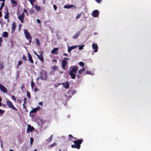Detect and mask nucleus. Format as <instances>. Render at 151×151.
<instances>
[{
	"mask_svg": "<svg viewBox=\"0 0 151 151\" xmlns=\"http://www.w3.org/2000/svg\"><path fill=\"white\" fill-rule=\"evenodd\" d=\"M71 70L69 71V74L72 79H74L76 77V73L78 70V67L74 66L71 67Z\"/></svg>",
	"mask_w": 151,
	"mask_h": 151,
	"instance_id": "f257e3e1",
	"label": "nucleus"
},
{
	"mask_svg": "<svg viewBox=\"0 0 151 151\" xmlns=\"http://www.w3.org/2000/svg\"><path fill=\"white\" fill-rule=\"evenodd\" d=\"M70 140L73 141L75 144V145H71V147L72 148H76L79 149L81 147V144L83 142V140L82 139H78L77 140Z\"/></svg>",
	"mask_w": 151,
	"mask_h": 151,
	"instance_id": "f03ea898",
	"label": "nucleus"
},
{
	"mask_svg": "<svg viewBox=\"0 0 151 151\" xmlns=\"http://www.w3.org/2000/svg\"><path fill=\"white\" fill-rule=\"evenodd\" d=\"M47 77V73L44 70H42L40 73L39 77L38 79L42 80H46Z\"/></svg>",
	"mask_w": 151,
	"mask_h": 151,
	"instance_id": "7ed1b4c3",
	"label": "nucleus"
},
{
	"mask_svg": "<svg viewBox=\"0 0 151 151\" xmlns=\"http://www.w3.org/2000/svg\"><path fill=\"white\" fill-rule=\"evenodd\" d=\"M69 58H64V59L61 61L62 68L63 70H65L66 68H68L67 65L68 61L66 60H69Z\"/></svg>",
	"mask_w": 151,
	"mask_h": 151,
	"instance_id": "20e7f679",
	"label": "nucleus"
},
{
	"mask_svg": "<svg viewBox=\"0 0 151 151\" xmlns=\"http://www.w3.org/2000/svg\"><path fill=\"white\" fill-rule=\"evenodd\" d=\"M6 104L9 107L13 109L14 110H17V109L15 107H14V106L12 104V102L11 101H8L7 99L6 101Z\"/></svg>",
	"mask_w": 151,
	"mask_h": 151,
	"instance_id": "39448f33",
	"label": "nucleus"
},
{
	"mask_svg": "<svg viewBox=\"0 0 151 151\" xmlns=\"http://www.w3.org/2000/svg\"><path fill=\"white\" fill-rule=\"evenodd\" d=\"M24 31L26 39L28 40H31L32 37L28 31L26 29H24Z\"/></svg>",
	"mask_w": 151,
	"mask_h": 151,
	"instance_id": "423d86ee",
	"label": "nucleus"
},
{
	"mask_svg": "<svg viewBox=\"0 0 151 151\" xmlns=\"http://www.w3.org/2000/svg\"><path fill=\"white\" fill-rule=\"evenodd\" d=\"M92 48L93 49V51L94 52H98V47L96 43H93L92 44Z\"/></svg>",
	"mask_w": 151,
	"mask_h": 151,
	"instance_id": "0eeeda50",
	"label": "nucleus"
},
{
	"mask_svg": "<svg viewBox=\"0 0 151 151\" xmlns=\"http://www.w3.org/2000/svg\"><path fill=\"white\" fill-rule=\"evenodd\" d=\"M34 128L32 126L29 124L27 125V129L26 132L27 133H29V132H32L34 129Z\"/></svg>",
	"mask_w": 151,
	"mask_h": 151,
	"instance_id": "6e6552de",
	"label": "nucleus"
},
{
	"mask_svg": "<svg viewBox=\"0 0 151 151\" xmlns=\"http://www.w3.org/2000/svg\"><path fill=\"white\" fill-rule=\"evenodd\" d=\"M99 11L97 10H95L93 12L92 15L93 17H96L99 16Z\"/></svg>",
	"mask_w": 151,
	"mask_h": 151,
	"instance_id": "1a4fd4ad",
	"label": "nucleus"
},
{
	"mask_svg": "<svg viewBox=\"0 0 151 151\" xmlns=\"http://www.w3.org/2000/svg\"><path fill=\"white\" fill-rule=\"evenodd\" d=\"M60 84L63 85L64 88L66 89L68 88L69 87V83L68 81H66L65 82L63 83H60Z\"/></svg>",
	"mask_w": 151,
	"mask_h": 151,
	"instance_id": "9d476101",
	"label": "nucleus"
},
{
	"mask_svg": "<svg viewBox=\"0 0 151 151\" xmlns=\"http://www.w3.org/2000/svg\"><path fill=\"white\" fill-rule=\"evenodd\" d=\"M40 55H38V58L42 62H43L44 59L43 56V51H40Z\"/></svg>",
	"mask_w": 151,
	"mask_h": 151,
	"instance_id": "9b49d317",
	"label": "nucleus"
},
{
	"mask_svg": "<svg viewBox=\"0 0 151 151\" xmlns=\"http://www.w3.org/2000/svg\"><path fill=\"white\" fill-rule=\"evenodd\" d=\"M24 14L23 12L21 15L19 16L18 17V18L20 21L22 23H23L24 18Z\"/></svg>",
	"mask_w": 151,
	"mask_h": 151,
	"instance_id": "f8f14e48",
	"label": "nucleus"
},
{
	"mask_svg": "<svg viewBox=\"0 0 151 151\" xmlns=\"http://www.w3.org/2000/svg\"><path fill=\"white\" fill-rule=\"evenodd\" d=\"M0 89L4 93H6L7 90L6 88L0 84Z\"/></svg>",
	"mask_w": 151,
	"mask_h": 151,
	"instance_id": "ddd939ff",
	"label": "nucleus"
},
{
	"mask_svg": "<svg viewBox=\"0 0 151 151\" xmlns=\"http://www.w3.org/2000/svg\"><path fill=\"white\" fill-rule=\"evenodd\" d=\"M78 47L77 46H73L70 47H69L68 49V52L70 53V52L73 49H74Z\"/></svg>",
	"mask_w": 151,
	"mask_h": 151,
	"instance_id": "4468645a",
	"label": "nucleus"
},
{
	"mask_svg": "<svg viewBox=\"0 0 151 151\" xmlns=\"http://www.w3.org/2000/svg\"><path fill=\"white\" fill-rule=\"evenodd\" d=\"M73 7H74L75 8H76V7L73 5H66L64 6V8L65 9H69Z\"/></svg>",
	"mask_w": 151,
	"mask_h": 151,
	"instance_id": "2eb2a0df",
	"label": "nucleus"
},
{
	"mask_svg": "<svg viewBox=\"0 0 151 151\" xmlns=\"http://www.w3.org/2000/svg\"><path fill=\"white\" fill-rule=\"evenodd\" d=\"M80 34V31H78L73 36V38L75 39H77L79 36Z\"/></svg>",
	"mask_w": 151,
	"mask_h": 151,
	"instance_id": "dca6fc26",
	"label": "nucleus"
},
{
	"mask_svg": "<svg viewBox=\"0 0 151 151\" xmlns=\"http://www.w3.org/2000/svg\"><path fill=\"white\" fill-rule=\"evenodd\" d=\"M44 122V121H43L42 119L38 118V125L42 126L43 125Z\"/></svg>",
	"mask_w": 151,
	"mask_h": 151,
	"instance_id": "f3484780",
	"label": "nucleus"
},
{
	"mask_svg": "<svg viewBox=\"0 0 151 151\" xmlns=\"http://www.w3.org/2000/svg\"><path fill=\"white\" fill-rule=\"evenodd\" d=\"M58 50V48L57 47H55L54 48L53 50H52L51 52V53H55V54H57L58 53V52H56V51Z\"/></svg>",
	"mask_w": 151,
	"mask_h": 151,
	"instance_id": "a211bd4d",
	"label": "nucleus"
},
{
	"mask_svg": "<svg viewBox=\"0 0 151 151\" xmlns=\"http://www.w3.org/2000/svg\"><path fill=\"white\" fill-rule=\"evenodd\" d=\"M28 55L29 60L30 62L31 63H33V61L32 59L31 55L29 53H28Z\"/></svg>",
	"mask_w": 151,
	"mask_h": 151,
	"instance_id": "6ab92c4d",
	"label": "nucleus"
},
{
	"mask_svg": "<svg viewBox=\"0 0 151 151\" xmlns=\"http://www.w3.org/2000/svg\"><path fill=\"white\" fill-rule=\"evenodd\" d=\"M12 32H13L14 31V30L15 29V27H16L15 23V22L13 23L12 24Z\"/></svg>",
	"mask_w": 151,
	"mask_h": 151,
	"instance_id": "aec40b11",
	"label": "nucleus"
},
{
	"mask_svg": "<svg viewBox=\"0 0 151 151\" xmlns=\"http://www.w3.org/2000/svg\"><path fill=\"white\" fill-rule=\"evenodd\" d=\"M38 110V107L33 109L30 112V113H35Z\"/></svg>",
	"mask_w": 151,
	"mask_h": 151,
	"instance_id": "412c9836",
	"label": "nucleus"
},
{
	"mask_svg": "<svg viewBox=\"0 0 151 151\" xmlns=\"http://www.w3.org/2000/svg\"><path fill=\"white\" fill-rule=\"evenodd\" d=\"M8 35V33L7 32H3L2 36L5 37H6Z\"/></svg>",
	"mask_w": 151,
	"mask_h": 151,
	"instance_id": "4be33fe9",
	"label": "nucleus"
},
{
	"mask_svg": "<svg viewBox=\"0 0 151 151\" xmlns=\"http://www.w3.org/2000/svg\"><path fill=\"white\" fill-rule=\"evenodd\" d=\"M52 135H51V136L49 137V138L47 139V142H50L52 139Z\"/></svg>",
	"mask_w": 151,
	"mask_h": 151,
	"instance_id": "5701e85b",
	"label": "nucleus"
},
{
	"mask_svg": "<svg viewBox=\"0 0 151 151\" xmlns=\"http://www.w3.org/2000/svg\"><path fill=\"white\" fill-rule=\"evenodd\" d=\"M85 70V69L84 68H83V69H81L80 70L78 71V73L80 74H81V73L83 71Z\"/></svg>",
	"mask_w": 151,
	"mask_h": 151,
	"instance_id": "b1692460",
	"label": "nucleus"
},
{
	"mask_svg": "<svg viewBox=\"0 0 151 151\" xmlns=\"http://www.w3.org/2000/svg\"><path fill=\"white\" fill-rule=\"evenodd\" d=\"M31 3V4L32 6L33 5V3L36 1V0H28Z\"/></svg>",
	"mask_w": 151,
	"mask_h": 151,
	"instance_id": "393cba45",
	"label": "nucleus"
},
{
	"mask_svg": "<svg viewBox=\"0 0 151 151\" xmlns=\"http://www.w3.org/2000/svg\"><path fill=\"white\" fill-rule=\"evenodd\" d=\"M79 64L80 65L82 66V67H83L84 66V63L82 62H80L79 63Z\"/></svg>",
	"mask_w": 151,
	"mask_h": 151,
	"instance_id": "a878e982",
	"label": "nucleus"
},
{
	"mask_svg": "<svg viewBox=\"0 0 151 151\" xmlns=\"http://www.w3.org/2000/svg\"><path fill=\"white\" fill-rule=\"evenodd\" d=\"M34 141V139L32 138H31L30 139V144L31 145L32 144V143Z\"/></svg>",
	"mask_w": 151,
	"mask_h": 151,
	"instance_id": "bb28decb",
	"label": "nucleus"
},
{
	"mask_svg": "<svg viewBox=\"0 0 151 151\" xmlns=\"http://www.w3.org/2000/svg\"><path fill=\"white\" fill-rule=\"evenodd\" d=\"M81 14H78L77 15L76 17V19H78L80 18V17L81 16Z\"/></svg>",
	"mask_w": 151,
	"mask_h": 151,
	"instance_id": "cd10ccee",
	"label": "nucleus"
},
{
	"mask_svg": "<svg viewBox=\"0 0 151 151\" xmlns=\"http://www.w3.org/2000/svg\"><path fill=\"white\" fill-rule=\"evenodd\" d=\"M84 46V45H82L80 46L79 47V49L80 50H82L83 49V47Z\"/></svg>",
	"mask_w": 151,
	"mask_h": 151,
	"instance_id": "c85d7f7f",
	"label": "nucleus"
},
{
	"mask_svg": "<svg viewBox=\"0 0 151 151\" xmlns=\"http://www.w3.org/2000/svg\"><path fill=\"white\" fill-rule=\"evenodd\" d=\"M34 85H35V83L33 82V81H32L31 82V86L32 88H33V87H34Z\"/></svg>",
	"mask_w": 151,
	"mask_h": 151,
	"instance_id": "c756f323",
	"label": "nucleus"
},
{
	"mask_svg": "<svg viewBox=\"0 0 151 151\" xmlns=\"http://www.w3.org/2000/svg\"><path fill=\"white\" fill-rule=\"evenodd\" d=\"M4 18L5 19H8L9 18V16L7 13L4 17Z\"/></svg>",
	"mask_w": 151,
	"mask_h": 151,
	"instance_id": "7c9ffc66",
	"label": "nucleus"
},
{
	"mask_svg": "<svg viewBox=\"0 0 151 151\" xmlns=\"http://www.w3.org/2000/svg\"><path fill=\"white\" fill-rule=\"evenodd\" d=\"M69 137H70V138L72 139H76L77 138L76 137H74L71 134H69Z\"/></svg>",
	"mask_w": 151,
	"mask_h": 151,
	"instance_id": "2f4dec72",
	"label": "nucleus"
},
{
	"mask_svg": "<svg viewBox=\"0 0 151 151\" xmlns=\"http://www.w3.org/2000/svg\"><path fill=\"white\" fill-rule=\"evenodd\" d=\"M56 145V143L55 142H54L52 144L50 145L49 147H53L54 146H55Z\"/></svg>",
	"mask_w": 151,
	"mask_h": 151,
	"instance_id": "473e14b6",
	"label": "nucleus"
},
{
	"mask_svg": "<svg viewBox=\"0 0 151 151\" xmlns=\"http://www.w3.org/2000/svg\"><path fill=\"white\" fill-rule=\"evenodd\" d=\"M58 69L57 66H54L52 67V69L53 70H55Z\"/></svg>",
	"mask_w": 151,
	"mask_h": 151,
	"instance_id": "72a5a7b5",
	"label": "nucleus"
},
{
	"mask_svg": "<svg viewBox=\"0 0 151 151\" xmlns=\"http://www.w3.org/2000/svg\"><path fill=\"white\" fill-rule=\"evenodd\" d=\"M23 59L25 60H27V59L26 56H25L24 55H23V56L22 58Z\"/></svg>",
	"mask_w": 151,
	"mask_h": 151,
	"instance_id": "f704fd0d",
	"label": "nucleus"
},
{
	"mask_svg": "<svg viewBox=\"0 0 151 151\" xmlns=\"http://www.w3.org/2000/svg\"><path fill=\"white\" fill-rule=\"evenodd\" d=\"M27 96L29 98H30V93L28 91L27 92Z\"/></svg>",
	"mask_w": 151,
	"mask_h": 151,
	"instance_id": "c9c22d12",
	"label": "nucleus"
},
{
	"mask_svg": "<svg viewBox=\"0 0 151 151\" xmlns=\"http://www.w3.org/2000/svg\"><path fill=\"white\" fill-rule=\"evenodd\" d=\"M22 64V62L21 61H19L18 62V64L17 65V66H18L19 65H21Z\"/></svg>",
	"mask_w": 151,
	"mask_h": 151,
	"instance_id": "e433bc0d",
	"label": "nucleus"
},
{
	"mask_svg": "<svg viewBox=\"0 0 151 151\" xmlns=\"http://www.w3.org/2000/svg\"><path fill=\"white\" fill-rule=\"evenodd\" d=\"M11 1L12 3L13 4H15L16 3H17V2L16 1H14V0H11Z\"/></svg>",
	"mask_w": 151,
	"mask_h": 151,
	"instance_id": "4c0bfd02",
	"label": "nucleus"
},
{
	"mask_svg": "<svg viewBox=\"0 0 151 151\" xmlns=\"http://www.w3.org/2000/svg\"><path fill=\"white\" fill-rule=\"evenodd\" d=\"M12 99L14 101L16 100V98L14 96H13L11 97Z\"/></svg>",
	"mask_w": 151,
	"mask_h": 151,
	"instance_id": "58836bf2",
	"label": "nucleus"
},
{
	"mask_svg": "<svg viewBox=\"0 0 151 151\" xmlns=\"http://www.w3.org/2000/svg\"><path fill=\"white\" fill-rule=\"evenodd\" d=\"M2 41V37H0V46L1 45V43Z\"/></svg>",
	"mask_w": 151,
	"mask_h": 151,
	"instance_id": "ea45409f",
	"label": "nucleus"
},
{
	"mask_svg": "<svg viewBox=\"0 0 151 151\" xmlns=\"http://www.w3.org/2000/svg\"><path fill=\"white\" fill-rule=\"evenodd\" d=\"M53 8H54V9L55 10H56L57 9V6H56V5H53Z\"/></svg>",
	"mask_w": 151,
	"mask_h": 151,
	"instance_id": "a19ab883",
	"label": "nucleus"
},
{
	"mask_svg": "<svg viewBox=\"0 0 151 151\" xmlns=\"http://www.w3.org/2000/svg\"><path fill=\"white\" fill-rule=\"evenodd\" d=\"M102 0H96V1L98 3H100Z\"/></svg>",
	"mask_w": 151,
	"mask_h": 151,
	"instance_id": "79ce46f5",
	"label": "nucleus"
},
{
	"mask_svg": "<svg viewBox=\"0 0 151 151\" xmlns=\"http://www.w3.org/2000/svg\"><path fill=\"white\" fill-rule=\"evenodd\" d=\"M4 110H2L1 109H0V113H4Z\"/></svg>",
	"mask_w": 151,
	"mask_h": 151,
	"instance_id": "37998d69",
	"label": "nucleus"
},
{
	"mask_svg": "<svg viewBox=\"0 0 151 151\" xmlns=\"http://www.w3.org/2000/svg\"><path fill=\"white\" fill-rule=\"evenodd\" d=\"M57 60H56V59H53L52 60V62H57Z\"/></svg>",
	"mask_w": 151,
	"mask_h": 151,
	"instance_id": "c03bdc74",
	"label": "nucleus"
},
{
	"mask_svg": "<svg viewBox=\"0 0 151 151\" xmlns=\"http://www.w3.org/2000/svg\"><path fill=\"white\" fill-rule=\"evenodd\" d=\"M39 104L41 106H42V105H43V103L42 102H40L39 103Z\"/></svg>",
	"mask_w": 151,
	"mask_h": 151,
	"instance_id": "a18cd8bd",
	"label": "nucleus"
},
{
	"mask_svg": "<svg viewBox=\"0 0 151 151\" xmlns=\"http://www.w3.org/2000/svg\"><path fill=\"white\" fill-rule=\"evenodd\" d=\"M91 72L90 71H87L86 72V74H90Z\"/></svg>",
	"mask_w": 151,
	"mask_h": 151,
	"instance_id": "49530a36",
	"label": "nucleus"
},
{
	"mask_svg": "<svg viewBox=\"0 0 151 151\" xmlns=\"http://www.w3.org/2000/svg\"><path fill=\"white\" fill-rule=\"evenodd\" d=\"M35 8L36 9V10L37 11V10H38V7L37 6V4H36V5L35 6Z\"/></svg>",
	"mask_w": 151,
	"mask_h": 151,
	"instance_id": "de8ad7c7",
	"label": "nucleus"
},
{
	"mask_svg": "<svg viewBox=\"0 0 151 151\" xmlns=\"http://www.w3.org/2000/svg\"><path fill=\"white\" fill-rule=\"evenodd\" d=\"M5 3H4V1H3V3H2L1 4V6H4V5Z\"/></svg>",
	"mask_w": 151,
	"mask_h": 151,
	"instance_id": "09e8293b",
	"label": "nucleus"
},
{
	"mask_svg": "<svg viewBox=\"0 0 151 151\" xmlns=\"http://www.w3.org/2000/svg\"><path fill=\"white\" fill-rule=\"evenodd\" d=\"M30 13H31L32 14H33V13H34V11H33V10H31V11H30Z\"/></svg>",
	"mask_w": 151,
	"mask_h": 151,
	"instance_id": "8fccbe9b",
	"label": "nucleus"
},
{
	"mask_svg": "<svg viewBox=\"0 0 151 151\" xmlns=\"http://www.w3.org/2000/svg\"><path fill=\"white\" fill-rule=\"evenodd\" d=\"M34 114H29L30 116L32 117L33 116Z\"/></svg>",
	"mask_w": 151,
	"mask_h": 151,
	"instance_id": "3c124183",
	"label": "nucleus"
},
{
	"mask_svg": "<svg viewBox=\"0 0 151 151\" xmlns=\"http://www.w3.org/2000/svg\"><path fill=\"white\" fill-rule=\"evenodd\" d=\"M27 12V11L25 9H24V12Z\"/></svg>",
	"mask_w": 151,
	"mask_h": 151,
	"instance_id": "603ef678",
	"label": "nucleus"
},
{
	"mask_svg": "<svg viewBox=\"0 0 151 151\" xmlns=\"http://www.w3.org/2000/svg\"><path fill=\"white\" fill-rule=\"evenodd\" d=\"M41 10V8L40 6H38V11H40Z\"/></svg>",
	"mask_w": 151,
	"mask_h": 151,
	"instance_id": "864d4df0",
	"label": "nucleus"
},
{
	"mask_svg": "<svg viewBox=\"0 0 151 151\" xmlns=\"http://www.w3.org/2000/svg\"><path fill=\"white\" fill-rule=\"evenodd\" d=\"M77 77L79 79L80 78V76L79 74H78L77 75Z\"/></svg>",
	"mask_w": 151,
	"mask_h": 151,
	"instance_id": "5fc2aeb1",
	"label": "nucleus"
},
{
	"mask_svg": "<svg viewBox=\"0 0 151 151\" xmlns=\"http://www.w3.org/2000/svg\"><path fill=\"white\" fill-rule=\"evenodd\" d=\"M76 93V90H74L73 92V93L74 94Z\"/></svg>",
	"mask_w": 151,
	"mask_h": 151,
	"instance_id": "6e6d98bb",
	"label": "nucleus"
},
{
	"mask_svg": "<svg viewBox=\"0 0 151 151\" xmlns=\"http://www.w3.org/2000/svg\"><path fill=\"white\" fill-rule=\"evenodd\" d=\"M3 7L4 6L1 5L0 8V10H1L2 9V8H3Z\"/></svg>",
	"mask_w": 151,
	"mask_h": 151,
	"instance_id": "4d7b16f0",
	"label": "nucleus"
},
{
	"mask_svg": "<svg viewBox=\"0 0 151 151\" xmlns=\"http://www.w3.org/2000/svg\"><path fill=\"white\" fill-rule=\"evenodd\" d=\"M63 55L65 56H67L68 55L67 54L65 53H64Z\"/></svg>",
	"mask_w": 151,
	"mask_h": 151,
	"instance_id": "13d9d810",
	"label": "nucleus"
},
{
	"mask_svg": "<svg viewBox=\"0 0 151 151\" xmlns=\"http://www.w3.org/2000/svg\"><path fill=\"white\" fill-rule=\"evenodd\" d=\"M0 142H1V147H2V144H1V140H0Z\"/></svg>",
	"mask_w": 151,
	"mask_h": 151,
	"instance_id": "bf43d9fd",
	"label": "nucleus"
},
{
	"mask_svg": "<svg viewBox=\"0 0 151 151\" xmlns=\"http://www.w3.org/2000/svg\"><path fill=\"white\" fill-rule=\"evenodd\" d=\"M37 89L36 88H35V92H37Z\"/></svg>",
	"mask_w": 151,
	"mask_h": 151,
	"instance_id": "052dcab7",
	"label": "nucleus"
},
{
	"mask_svg": "<svg viewBox=\"0 0 151 151\" xmlns=\"http://www.w3.org/2000/svg\"><path fill=\"white\" fill-rule=\"evenodd\" d=\"M36 43L38 44V39H36Z\"/></svg>",
	"mask_w": 151,
	"mask_h": 151,
	"instance_id": "680f3d73",
	"label": "nucleus"
},
{
	"mask_svg": "<svg viewBox=\"0 0 151 151\" xmlns=\"http://www.w3.org/2000/svg\"><path fill=\"white\" fill-rule=\"evenodd\" d=\"M34 53L37 56H38V54L35 52L34 51Z\"/></svg>",
	"mask_w": 151,
	"mask_h": 151,
	"instance_id": "e2e57ef3",
	"label": "nucleus"
},
{
	"mask_svg": "<svg viewBox=\"0 0 151 151\" xmlns=\"http://www.w3.org/2000/svg\"><path fill=\"white\" fill-rule=\"evenodd\" d=\"M40 23V20L38 19V24H39Z\"/></svg>",
	"mask_w": 151,
	"mask_h": 151,
	"instance_id": "0e129e2a",
	"label": "nucleus"
},
{
	"mask_svg": "<svg viewBox=\"0 0 151 151\" xmlns=\"http://www.w3.org/2000/svg\"><path fill=\"white\" fill-rule=\"evenodd\" d=\"M0 68L1 69V70L2 69V66H1L0 67Z\"/></svg>",
	"mask_w": 151,
	"mask_h": 151,
	"instance_id": "69168bd1",
	"label": "nucleus"
},
{
	"mask_svg": "<svg viewBox=\"0 0 151 151\" xmlns=\"http://www.w3.org/2000/svg\"><path fill=\"white\" fill-rule=\"evenodd\" d=\"M1 12L0 11V17H1Z\"/></svg>",
	"mask_w": 151,
	"mask_h": 151,
	"instance_id": "338daca9",
	"label": "nucleus"
},
{
	"mask_svg": "<svg viewBox=\"0 0 151 151\" xmlns=\"http://www.w3.org/2000/svg\"><path fill=\"white\" fill-rule=\"evenodd\" d=\"M21 89H23V86H21Z\"/></svg>",
	"mask_w": 151,
	"mask_h": 151,
	"instance_id": "774afa93",
	"label": "nucleus"
}]
</instances>
